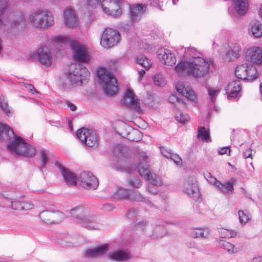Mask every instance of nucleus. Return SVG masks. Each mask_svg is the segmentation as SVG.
<instances>
[{
  "mask_svg": "<svg viewBox=\"0 0 262 262\" xmlns=\"http://www.w3.org/2000/svg\"><path fill=\"white\" fill-rule=\"evenodd\" d=\"M186 55L190 60L179 62L175 67V71L180 76H188L200 79L208 74L210 62L202 57L201 53L195 48H188Z\"/></svg>",
  "mask_w": 262,
  "mask_h": 262,
  "instance_id": "f257e3e1",
  "label": "nucleus"
},
{
  "mask_svg": "<svg viewBox=\"0 0 262 262\" xmlns=\"http://www.w3.org/2000/svg\"><path fill=\"white\" fill-rule=\"evenodd\" d=\"M53 41L55 46L66 45L70 43L73 52V57L75 60L87 62L90 60V56L85 48L79 42L73 40L70 36L57 35L53 38Z\"/></svg>",
  "mask_w": 262,
  "mask_h": 262,
  "instance_id": "f03ea898",
  "label": "nucleus"
},
{
  "mask_svg": "<svg viewBox=\"0 0 262 262\" xmlns=\"http://www.w3.org/2000/svg\"><path fill=\"white\" fill-rule=\"evenodd\" d=\"M90 72L80 63L72 64L67 73L60 78V82L65 86L71 84L81 85L90 77Z\"/></svg>",
  "mask_w": 262,
  "mask_h": 262,
  "instance_id": "7ed1b4c3",
  "label": "nucleus"
},
{
  "mask_svg": "<svg viewBox=\"0 0 262 262\" xmlns=\"http://www.w3.org/2000/svg\"><path fill=\"white\" fill-rule=\"evenodd\" d=\"M28 20L29 24L35 29H46L54 24V15L47 9L34 10L29 13Z\"/></svg>",
  "mask_w": 262,
  "mask_h": 262,
  "instance_id": "20e7f679",
  "label": "nucleus"
},
{
  "mask_svg": "<svg viewBox=\"0 0 262 262\" xmlns=\"http://www.w3.org/2000/svg\"><path fill=\"white\" fill-rule=\"evenodd\" d=\"M97 75L106 94L112 96L116 94L118 90L117 81L110 72L105 68H99L97 70Z\"/></svg>",
  "mask_w": 262,
  "mask_h": 262,
  "instance_id": "39448f33",
  "label": "nucleus"
},
{
  "mask_svg": "<svg viewBox=\"0 0 262 262\" xmlns=\"http://www.w3.org/2000/svg\"><path fill=\"white\" fill-rule=\"evenodd\" d=\"M8 150L12 154L32 157L36 154L35 148L29 144L20 137L15 138L7 145Z\"/></svg>",
  "mask_w": 262,
  "mask_h": 262,
  "instance_id": "423d86ee",
  "label": "nucleus"
},
{
  "mask_svg": "<svg viewBox=\"0 0 262 262\" xmlns=\"http://www.w3.org/2000/svg\"><path fill=\"white\" fill-rule=\"evenodd\" d=\"M88 212L89 210L82 205L77 206L69 211L71 217L76 222L88 229H95L93 219L88 215Z\"/></svg>",
  "mask_w": 262,
  "mask_h": 262,
  "instance_id": "0eeeda50",
  "label": "nucleus"
},
{
  "mask_svg": "<svg viewBox=\"0 0 262 262\" xmlns=\"http://www.w3.org/2000/svg\"><path fill=\"white\" fill-rule=\"evenodd\" d=\"M140 158H142L143 162H141L138 166V172L141 177H144L148 180L150 183L154 185L161 186L163 184V181L160 176L157 175L153 176L149 169L148 165L146 164V159L147 158L145 153H143Z\"/></svg>",
  "mask_w": 262,
  "mask_h": 262,
  "instance_id": "6e6552de",
  "label": "nucleus"
},
{
  "mask_svg": "<svg viewBox=\"0 0 262 262\" xmlns=\"http://www.w3.org/2000/svg\"><path fill=\"white\" fill-rule=\"evenodd\" d=\"M120 40V34L117 30L107 28L102 32L100 44L103 47L108 49L117 45Z\"/></svg>",
  "mask_w": 262,
  "mask_h": 262,
  "instance_id": "1a4fd4ad",
  "label": "nucleus"
},
{
  "mask_svg": "<svg viewBox=\"0 0 262 262\" xmlns=\"http://www.w3.org/2000/svg\"><path fill=\"white\" fill-rule=\"evenodd\" d=\"M235 75L237 78L253 81L257 77L256 68L251 64L244 63L237 67Z\"/></svg>",
  "mask_w": 262,
  "mask_h": 262,
  "instance_id": "9d476101",
  "label": "nucleus"
},
{
  "mask_svg": "<svg viewBox=\"0 0 262 262\" xmlns=\"http://www.w3.org/2000/svg\"><path fill=\"white\" fill-rule=\"evenodd\" d=\"M77 137L86 146L90 147H96L98 140L95 132L85 128H81L77 131Z\"/></svg>",
  "mask_w": 262,
  "mask_h": 262,
  "instance_id": "9b49d317",
  "label": "nucleus"
},
{
  "mask_svg": "<svg viewBox=\"0 0 262 262\" xmlns=\"http://www.w3.org/2000/svg\"><path fill=\"white\" fill-rule=\"evenodd\" d=\"M120 4V0H104L101 7L107 15L118 17L122 14Z\"/></svg>",
  "mask_w": 262,
  "mask_h": 262,
  "instance_id": "f8f14e48",
  "label": "nucleus"
},
{
  "mask_svg": "<svg viewBox=\"0 0 262 262\" xmlns=\"http://www.w3.org/2000/svg\"><path fill=\"white\" fill-rule=\"evenodd\" d=\"M122 103L126 106L134 109L138 113H141L140 100L134 94L133 91L129 88L126 89Z\"/></svg>",
  "mask_w": 262,
  "mask_h": 262,
  "instance_id": "ddd939ff",
  "label": "nucleus"
},
{
  "mask_svg": "<svg viewBox=\"0 0 262 262\" xmlns=\"http://www.w3.org/2000/svg\"><path fill=\"white\" fill-rule=\"evenodd\" d=\"M81 186L86 189H95L97 188L99 183L97 179L90 172H81L78 178Z\"/></svg>",
  "mask_w": 262,
  "mask_h": 262,
  "instance_id": "4468645a",
  "label": "nucleus"
},
{
  "mask_svg": "<svg viewBox=\"0 0 262 262\" xmlns=\"http://www.w3.org/2000/svg\"><path fill=\"white\" fill-rule=\"evenodd\" d=\"M245 58L248 61L256 64H262V48L254 47L247 49Z\"/></svg>",
  "mask_w": 262,
  "mask_h": 262,
  "instance_id": "2eb2a0df",
  "label": "nucleus"
},
{
  "mask_svg": "<svg viewBox=\"0 0 262 262\" xmlns=\"http://www.w3.org/2000/svg\"><path fill=\"white\" fill-rule=\"evenodd\" d=\"M38 61L43 66L49 67L52 64V56L46 46H41L36 51Z\"/></svg>",
  "mask_w": 262,
  "mask_h": 262,
  "instance_id": "dca6fc26",
  "label": "nucleus"
},
{
  "mask_svg": "<svg viewBox=\"0 0 262 262\" xmlns=\"http://www.w3.org/2000/svg\"><path fill=\"white\" fill-rule=\"evenodd\" d=\"M183 191L194 200H198L200 195L196 181L192 178L188 179L185 182Z\"/></svg>",
  "mask_w": 262,
  "mask_h": 262,
  "instance_id": "f3484780",
  "label": "nucleus"
},
{
  "mask_svg": "<svg viewBox=\"0 0 262 262\" xmlns=\"http://www.w3.org/2000/svg\"><path fill=\"white\" fill-rule=\"evenodd\" d=\"M63 20L65 26L69 28L75 29L79 26L78 18L72 9L67 8L64 10Z\"/></svg>",
  "mask_w": 262,
  "mask_h": 262,
  "instance_id": "a211bd4d",
  "label": "nucleus"
},
{
  "mask_svg": "<svg viewBox=\"0 0 262 262\" xmlns=\"http://www.w3.org/2000/svg\"><path fill=\"white\" fill-rule=\"evenodd\" d=\"M158 57L163 64L172 66L176 63V58L171 52L167 49H161L158 52Z\"/></svg>",
  "mask_w": 262,
  "mask_h": 262,
  "instance_id": "6ab92c4d",
  "label": "nucleus"
},
{
  "mask_svg": "<svg viewBox=\"0 0 262 262\" xmlns=\"http://www.w3.org/2000/svg\"><path fill=\"white\" fill-rule=\"evenodd\" d=\"M177 91L188 99L196 102L197 96L195 92L189 86L184 84L182 82H178L176 85Z\"/></svg>",
  "mask_w": 262,
  "mask_h": 262,
  "instance_id": "aec40b11",
  "label": "nucleus"
},
{
  "mask_svg": "<svg viewBox=\"0 0 262 262\" xmlns=\"http://www.w3.org/2000/svg\"><path fill=\"white\" fill-rule=\"evenodd\" d=\"M56 165L60 169L66 183L68 185H76L77 178L75 173L70 169L64 168L60 163L58 162H56Z\"/></svg>",
  "mask_w": 262,
  "mask_h": 262,
  "instance_id": "412c9836",
  "label": "nucleus"
},
{
  "mask_svg": "<svg viewBox=\"0 0 262 262\" xmlns=\"http://www.w3.org/2000/svg\"><path fill=\"white\" fill-rule=\"evenodd\" d=\"M241 90V83L238 80L230 81L225 88L227 94L231 98L237 97Z\"/></svg>",
  "mask_w": 262,
  "mask_h": 262,
  "instance_id": "4be33fe9",
  "label": "nucleus"
},
{
  "mask_svg": "<svg viewBox=\"0 0 262 262\" xmlns=\"http://www.w3.org/2000/svg\"><path fill=\"white\" fill-rule=\"evenodd\" d=\"M108 250V245L104 244L87 250L85 255L91 258L99 257L103 255Z\"/></svg>",
  "mask_w": 262,
  "mask_h": 262,
  "instance_id": "5701e85b",
  "label": "nucleus"
},
{
  "mask_svg": "<svg viewBox=\"0 0 262 262\" xmlns=\"http://www.w3.org/2000/svg\"><path fill=\"white\" fill-rule=\"evenodd\" d=\"M145 11V5L136 4L130 6V14L132 20L134 21L139 20Z\"/></svg>",
  "mask_w": 262,
  "mask_h": 262,
  "instance_id": "b1692460",
  "label": "nucleus"
},
{
  "mask_svg": "<svg viewBox=\"0 0 262 262\" xmlns=\"http://www.w3.org/2000/svg\"><path fill=\"white\" fill-rule=\"evenodd\" d=\"M34 205L30 201L14 200L11 202L10 207L16 211H26L32 209Z\"/></svg>",
  "mask_w": 262,
  "mask_h": 262,
  "instance_id": "393cba45",
  "label": "nucleus"
},
{
  "mask_svg": "<svg viewBox=\"0 0 262 262\" xmlns=\"http://www.w3.org/2000/svg\"><path fill=\"white\" fill-rule=\"evenodd\" d=\"M14 133L11 127L3 123H0V140L7 141L14 138Z\"/></svg>",
  "mask_w": 262,
  "mask_h": 262,
  "instance_id": "a878e982",
  "label": "nucleus"
},
{
  "mask_svg": "<svg viewBox=\"0 0 262 262\" xmlns=\"http://www.w3.org/2000/svg\"><path fill=\"white\" fill-rule=\"evenodd\" d=\"M234 10L238 15H245L248 9V0H232Z\"/></svg>",
  "mask_w": 262,
  "mask_h": 262,
  "instance_id": "bb28decb",
  "label": "nucleus"
},
{
  "mask_svg": "<svg viewBox=\"0 0 262 262\" xmlns=\"http://www.w3.org/2000/svg\"><path fill=\"white\" fill-rule=\"evenodd\" d=\"M249 32L255 38L262 36V24L256 20L251 21L249 28Z\"/></svg>",
  "mask_w": 262,
  "mask_h": 262,
  "instance_id": "cd10ccee",
  "label": "nucleus"
},
{
  "mask_svg": "<svg viewBox=\"0 0 262 262\" xmlns=\"http://www.w3.org/2000/svg\"><path fill=\"white\" fill-rule=\"evenodd\" d=\"M129 254L123 250L111 252L108 255V259L117 261H124L129 259Z\"/></svg>",
  "mask_w": 262,
  "mask_h": 262,
  "instance_id": "c85d7f7f",
  "label": "nucleus"
},
{
  "mask_svg": "<svg viewBox=\"0 0 262 262\" xmlns=\"http://www.w3.org/2000/svg\"><path fill=\"white\" fill-rule=\"evenodd\" d=\"M234 180L231 178L229 181H226L223 183L219 181L216 184L217 187L223 193H228L233 190V183Z\"/></svg>",
  "mask_w": 262,
  "mask_h": 262,
  "instance_id": "c756f323",
  "label": "nucleus"
},
{
  "mask_svg": "<svg viewBox=\"0 0 262 262\" xmlns=\"http://www.w3.org/2000/svg\"><path fill=\"white\" fill-rule=\"evenodd\" d=\"M219 246L226 250L229 254H233L237 252V249L235 246L226 241H220L219 242Z\"/></svg>",
  "mask_w": 262,
  "mask_h": 262,
  "instance_id": "7c9ffc66",
  "label": "nucleus"
},
{
  "mask_svg": "<svg viewBox=\"0 0 262 262\" xmlns=\"http://www.w3.org/2000/svg\"><path fill=\"white\" fill-rule=\"evenodd\" d=\"M241 50L238 46H234L233 49L229 50L224 56L223 58L225 61H230L237 59L239 56V53Z\"/></svg>",
  "mask_w": 262,
  "mask_h": 262,
  "instance_id": "2f4dec72",
  "label": "nucleus"
},
{
  "mask_svg": "<svg viewBox=\"0 0 262 262\" xmlns=\"http://www.w3.org/2000/svg\"><path fill=\"white\" fill-rule=\"evenodd\" d=\"M129 190L123 187H118L112 195V197L117 200L127 199Z\"/></svg>",
  "mask_w": 262,
  "mask_h": 262,
  "instance_id": "473e14b6",
  "label": "nucleus"
},
{
  "mask_svg": "<svg viewBox=\"0 0 262 262\" xmlns=\"http://www.w3.org/2000/svg\"><path fill=\"white\" fill-rule=\"evenodd\" d=\"M209 234L208 229L195 228L192 230L191 235L194 238H206Z\"/></svg>",
  "mask_w": 262,
  "mask_h": 262,
  "instance_id": "72a5a7b5",
  "label": "nucleus"
},
{
  "mask_svg": "<svg viewBox=\"0 0 262 262\" xmlns=\"http://www.w3.org/2000/svg\"><path fill=\"white\" fill-rule=\"evenodd\" d=\"M0 108L4 113L7 116H11L13 114L11 107L9 106L7 101L4 96H0Z\"/></svg>",
  "mask_w": 262,
  "mask_h": 262,
  "instance_id": "f704fd0d",
  "label": "nucleus"
},
{
  "mask_svg": "<svg viewBox=\"0 0 262 262\" xmlns=\"http://www.w3.org/2000/svg\"><path fill=\"white\" fill-rule=\"evenodd\" d=\"M128 200L137 201L143 202L145 200V198L137 190H129Z\"/></svg>",
  "mask_w": 262,
  "mask_h": 262,
  "instance_id": "c9c22d12",
  "label": "nucleus"
},
{
  "mask_svg": "<svg viewBox=\"0 0 262 262\" xmlns=\"http://www.w3.org/2000/svg\"><path fill=\"white\" fill-rule=\"evenodd\" d=\"M136 62L137 63L145 68L146 70H148L151 67L150 60L143 55L138 56L136 59Z\"/></svg>",
  "mask_w": 262,
  "mask_h": 262,
  "instance_id": "e433bc0d",
  "label": "nucleus"
},
{
  "mask_svg": "<svg viewBox=\"0 0 262 262\" xmlns=\"http://www.w3.org/2000/svg\"><path fill=\"white\" fill-rule=\"evenodd\" d=\"M198 137L200 139L210 142V137L209 130H207L204 127H200L198 130Z\"/></svg>",
  "mask_w": 262,
  "mask_h": 262,
  "instance_id": "4c0bfd02",
  "label": "nucleus"
},
{
  "mask_svg": "<svg viewBox=\"0 0 262 262\" xmlns=\"http://www.w3.org/2000/svg\"><path fill=\"white\" fill-rule=\"evenodd\" d=\"M166 233V230L163 226H157L154 229L152 236L154 238H161L163 237Z\"/></svg>",
  "mask_w": 262,
  "mask_h": 262,
  "instance_id": "58836bf2",
  "label": "nucleus"
},
{
  "mask_svg": "<svg viewBox=\"0 0 262 262\" xmlns=\"http://www.w3.org/2000/svg\"><path fill=\"white\" fill-rule=\"evenodd\" d=\"M40 218L43 222L47 224H52L53 219V212L46 210L43 211L40 213Z\"/></svg>",
  "mask_w": 262,
  "mask_h": 262,
  "instance_id": "ea45409f",
  "label": "nucleus"
},
{
  "mask_svg": "<svg viewBox=\"0 0 262 262\" xmlns=\"http://www.w3.org/2000/svg\"><path fill=\"white\" fill-rule=\"evenodd\" d=\"M207 90L209 96V99L213 102L220 92L221 89L219 88H207Z\"/></svg>",
  "mask_w": 262,
  "mask_h": 262,
  "instance_id": "a19ab883",
  "label": "nucleus"
},
{
  "mask_svg": "<svg viewBox=\"0 0 262 262\" xmlns=\"http://www.w3.org/2000/svg\"><path fill=\"white\" fill-rule=\"evenodd\" d=\"M154 83L158 86H163L166 84V81L162 74L157 73L153 77Z\"/></svg>",
  "mask_w": 262,
  "mask_h": 262,
  "instance_id": "79ce46f5",
  "label": "nucleus"
},
{
  "mask_svg": "<svg viewBox=\"0 0 262 262\" xmlns=\"http://www.w3.org/2000/svg\"><path fill=\"white\" fill-rule=\"evenodd\" d=\"M238 218L239 223L241 225L244 226L250 220L249 214L246 211L243 210H239L238 212Z\"/></svg>",
  "mask_w": 262,
  "mask_h": 262,
  "instance_id": "37998d69",
  "label": "nucleus"
},
{
  "mask_svg": "<svg viewBox=\"0 0 262 262\" xmlns=\"http://www.w3.org/2000/svg\"><path fill=\"white\" fill-rule=\"evenodd\" d=\"M219 233L222 238H231L236 235V232L224 228L221 229Z\"/></svg>",
  "mask_w": 262,
  "mask_h": 262,
  "instance_id": "c03bdc74",
  "label": "nucleus"
},
{
  "mask_svg": "<svg viewBox=\"0 0 262 262\" xmlns=\"http://www.w3.org/2000/svg\"><path fill=\"white\" fill-rule=\"evenodd\" d=\"M65 218V215L63 213L57 211L53 212V219L52 224H57L61 222Z\"/></svg>",
  "mask_w": 262,
  "mask_h": 262,
  "instance_id": "a18cd8bd",
  "label": "nucleus"
},
{
  "mask_svg": "<svg viewBox=\"0 0 262 262\" xmlns=\"http://www.w3.org/2000/svg\"><path fill=\"white\" fill-rule=\"evenodd\" d=\"M127 183L130 186L136 188H139L142 185L141 181L137 178H132L128 179Z\"/></svg>",
  "mask_w": 262,
  "mask_h": 262,
  "instance_id": "49530a36",
  "label": "nucleus"
},
{
  "mask_svg": "<svg viewBox=\"0 0 262 262\" xmlns=\"http://www.w3.org/2000/svg\"><path fill=\"white\" fill-rule=\"evenodd\" d=\"M189 117L186 114L178 112L176 115V120L181 123L184 124L189 119Z\"/></svg>",
  "mask_w": 262,
  "mask_h": 262,
  "instance_id": "de8ad7c7",
  "label": "nucleus"
},
{
  "mask_svg": "<svg viewBox=\"0 0 262 262\" xmlns=\"http://www.w3.org/2000/svg\"><path fill=\"white\" fill-rule=\"evenodd\" d=\"M15 194L16 192L15 191H4L3 192H0V195L2 196L4 198L10 200L15 199L16 198Z\"/></svg>",
  "mask_w": 262,
  "mask_h": 262,
  "instance_id": "09e8293b",
  "label": "nucleus"
},
{
  "mask_svg": "<svg viewBox=\"0 0 262 262\" xmlns=\"http://www.w3.org/2000/svg\"><path fill=\"white\" fill-rule=\"evenodd\" d=\"M7 7V2L5 0H0V29L5 26L4 23L1 18V14Z\"/></svg>",
  "mask_w": 262,
  "mask_h": 262,
  "instance_id": "8fccbe9b",
  "label": "nucleus"
},
{
  "mask_svg": "<svg viewBox=\"0 0 262 262\" xmlns=\"http://www.w3.org/2000/svg\"><path fill=\"white\" fill-rule=\"evenodd\" d=\"M204 177L209 183L213 184L214 186H216L217 182H219V181H217L216 178L213 177L209 172L205 173L204 174Z\"/></svg>",
  "mask_w": 262,
  "mask_h": 262,
  "instance_id": "3c124183",
  "label": "nucleus"
},
{
  "mask_svg": "<svg viewBox=\"0 0 262 262\" xmlns=\"http://www.w3.org/2000/svg\"><path fill=\"white\" fill-rule=\"evenodd\" d=\"M147 223L145 221H141L137 222L134 226V229L138 231H142L144 230Z\"/></svg>",
  "mask_w": 262,
  "mask_h": 262,
  "instance_id": "603ef678",
  "label": "nucleus"
},
{
  "mask_svg": "<svg viewBox=\"0 0 262 262\" xmlns=\"http://www.w3.org/2000/svg\"><path fill=\"white\" fill-rule=\"evenodd\" d=\"M149 5L154 8H158L160 10H162V3L159 0H150Z\"/></svg>",
  "mask_w": 262,
  "mask_h": 262,
  "instance_id": "864d4df0",
  "label": "nucleus"
},
{
  "mask_svg": "<svg viewBox=\"0 0 262 262\" xmlns=\"http://www.w3.org/2000/svg\"><path fill=\"white\" fill-rule=\"evenodd\" d=\"M40 158L42 166H45L47 163L49 158L45 151L42 150L40 152Z\"/></svg>",
  "mask_w": 262,
  "mask_h": 262,
  "instance_id": "5fc2aeb1",
  "label": "nucleus"
},
{
  "mask_svg": "<svg viewBox=\"0 0 262 262\" xmlns=\"http://www.w3.org/2000/svg\"><path fill=\"white\" fill-rule=\"evenodd\" d=\"M104 0H86V5L91 7H95L100 3H103Z\"/></svg>",
  "mask_w": 262,
  "mask_h": 262,
  "instance_id": "6e6d98bb",
  "label": "nucleus"
},
{
  "mask_svg": "<svg viewBox=\"0 0 262 262\" xmlns=\"http://www.w3.org/2000/svg\"><path fill=\"white\" fill-rule=\"evenodd\" d=\"M169 159H171L174 163H176L178 165H181L182 163V159L179 157V156L177 154L173 153Z\"/></svg>",
  "mask_w": 262,
  "mask_h": 262,
  "instance_id": "4d7b16f0",
  "label": "nucleus"
},
{
  "mask_svg": "<svg viewBox=\"0 0 262 262\" xmlns=\"http://www.w3.org/2000/svg\"><path fill=\"white\" fill-rule=\"evenodd\" d=\"M160 150L162 154L167 159H169L173 154L169 149H167L164 147H161Z\"/></svg>",
  "mask_w": 262,
  "mask_h": 262,
  "instance_id": "13d9d810",
  "label": "nucleus"
},
{
  "mask_svg": "<svg viewBox=\"0 0 262 262\" xmlns=\"http://www.w3.org/2000/svg\"><path fill=\"white\" fill-rule=\"evenodd\" d=\"M115 207L111 204H105L101 207V209L104 211H110L114 209Z\"/></svg>",
  "mask_w": 262,
  "mask_h": 262,
  "instance_id": "bf43d9fd",
  "label": "nucleus"
},
{
  "mask_svg": "<svg viewBox=\"0 0 262 262\" xmlns=\"http://www.w3.org/2000/svg\"><path fill=\"white\" fill-rule=\"evenodd\" d=\"M22 85L32 94H34V92L35 91L34 86L32 84H28L27 83H23Z\"/></svg>",
  "mask_w": 262,
  "mask_h": 262,
  "instance_id": "052dcab7",
  "label": "nucleus"
},
{
  "mask_svg": "<svg viewBox=\"0 0 262 262\" xmlns=\"http://www.w3.org/2000/svg\"><path fill=\"white\" fill-rule=\"evenodd\" d=\"M168 101L171 103H175L179 102V100L176 95L172 94L168 97Z\"/></svg>",
  "mask_w": 262,
  "mask_h": 262,
  "instance_id": "680f3d73",
  "label": "nucleus"
},
{
  "mask_svg": "<svg viewBox=\"0 0 262 262\" xmlns=\"http://www.w3.org/2000/svg\"><path fill=\"white\" fill-rule=\"evenodd\" d=\"M230 152V149L228 147H222L219 151V154L220 155H224V154L229 155Z\"/></svg>",
  "mask_w": 262,
  "mask_h": 262,
  "instance_id": "e2e57ef3",
  "label": "nucleus"
},
{
  "mask_svg": "<svg viewBox=\"0 0 262 262\" xmlns=\"http://www.w3.org/2000/svg\"><path fill=\"white\" fill-rule=\"evenodd\" d=\"M22 18L19 17L18 19L15 20L13 19L12 18H10L9 21L10 23V25L13 26H17L20 24V23L21 21Z\"/></svg>",
  "mask_w": 262,
  "mask_h": 262,
  "instance_id": "0e129e2a",
  "label": "nucleus"
},
{
  "mask_svg": "<svg viewBox=\"0 0 262 262\" xmlns=\"http://www.w3.org/2000/svg\"><path fill=\"white\" fill-rule=\"evenodd\" d=\"M252 156V150L250 148H249L247 149L244 153H243V157L245 158H251Z\"/></svg>",
  "mask_w": 262,
  "mask_h": 262,
  "instance_id": "69168bd1",
  "label": "nucleus"
},
{
  "mask_svg": "<svg viewBox=\"0 0 262 262\" xmlns=\"http://www.w3.org/2000/svg\"><path fill=\"white\" fill-rule=\"evenodd\" d=\"M66 104L68 107L70 108L72 111H75L76 110V106L75 104H73L71 102L67 101Z\"/></svg>",
  "mask_w": 262,
  "mask_h": 262,
  "instance_id": "338daca9",
  "label": "nucleus"
},
{
  "mask_svg": "<svg viewBox=\"0 0 262 262\" xmlns=\"http://www.w3.org/2000/svg\"><path fill=\"white\" fill-rule=\"evenodd\" d=\"M251 262H262V257H257L252 258Z\"/></svg>",
  "mask_w": 262,
  "mask_h": 262,
  "instance_id": "774afa93",
  "label": "nucleus"
}]
</instances>
